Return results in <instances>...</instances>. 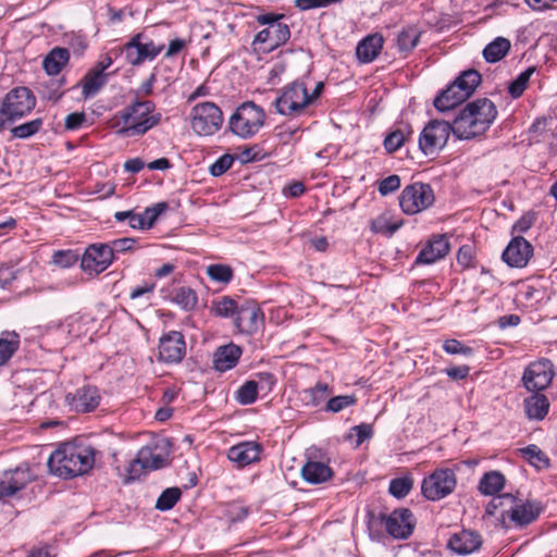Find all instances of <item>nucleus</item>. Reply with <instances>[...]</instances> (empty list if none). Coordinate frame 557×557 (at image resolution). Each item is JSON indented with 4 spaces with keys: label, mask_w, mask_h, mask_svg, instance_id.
<instances>
[{
    "label": "nucleus",
    "mask_w": 557,
    "mask_h": 557,
    "mask_svg": "<svg viewBox=\"0 0 557 557\" xmlns=\"http://www.w3.org/2000/svg\"><path fill=\"white\" fill-rule=\"evenodd\" d=\"M261 446L255 442H242L232 446L227 451V458L238 468H244L260 459Z\"/></svg>",
    "instance_id": "nucleus-23"
},
{
    "label": "nucleus",
    "mask_w": 557,
    "mask_h": 557,
    "mask_svg": "<svg viewBox=\"0 0 557 557\" xmlns=\"http://www.w3.org/2000/svg\"><path fill=\"white\" fill-rule=\"evenodd\" d=\"M163 45H156L145 34L134 35L121 49L127 63L138 66L145 61H152L163 50Z\"/></svg>",
    "instance_id": "nucleus-11"
},
{
    "label": "nucleus",
    "mask_w": 557,
    "mask_h": 557,
    "mask_svg": "<svg viewBox=\"0 0 557 557\" xmlns=\"http://www.w3.org/2000/svg\"><path fill=\"white\" fill-rule=\"evenodd\" d=\"M154 109L152 101L136 98L115 116L117 134L125 137L146 134L161 121V113H154Z\"/></svg>",
    "instance_id": "nucleus-4"
},
{
    "label": "nucleus",
    "mask_w": 557,
    "mask_h": 557,
    "mask_svg": "<svg viewBox=\"0 0 557 557\" xmlns=\"http://www.w3.org/2000/svg\"><path fill=\"white\" fill-rule=\"evenodd\" d=\"M108 74L90 70L83 79V95L85 98L96 95L107 84Z\"/></svg>",
    "instance_id": "nucleus-36"
},
{
    "label": "nucleus",
    "mask_w": 557,
    "mask_h": 557,
    "mask_svg": "<svg viewBox=\"0 0 557 557\" xmlns=\"http://www.w3.org/2000/svg\"><path fill=\"white\" fill-rule=\"evenodd\" d=\"M454 134V123L445 121H431L419 136V148L425 156H433L442 150Z\"/></svg>",
    "instance_id": "nucleus-10"
},
{
    "label": "nucleus",
    "mask_w": 557,
    "mask_h": 557,
    "mask_svg": "<svg viewBox=\"0 0 557 557\" xmlns=\"http://www.w3.org/2000/svg\"><path fill=\"white\" fill-rule=\"evenodd\" d=\"M523 457L533 466L541 467L547 465V458L543 451L535 445H529L522 450Z\"/></svg>",
    "instance_id": "nucleus-48"
},
{
    "label": "nucleus",
    "mask_w": 557,
    "mask_h": 557,
    "mask_svg": "<svg viewBox=\"0 0 557 557\" xmlns=\"http://www.w3.org/2000/svg\"><path fill=\"white\" fill-rule=\"evenodd\" d=\"M94 463V449L81 443H63L50 455L47 462L51 473L65 479L88 472Z\"/></svg>",
    "instance_id": "nucleus-1"
},
{
    "label": "nucleus",
    "mask_w": 557,
    "mask_h": 557,
    "mask_svg": "<svg viewBox=\"0 0 557 557\" xmlns=\"http://www.w3.org/2000/svg\"><path fill=\"white\" fill-rule=\"evenodd\" d=\"M383 41V37L380 34L367 36L357 46L356 53L358 59L363 63L372 62L379 55Z\"/></svg>",
    "instance_id": "nucleus-30"
},
{
    "label": "nucleus",
    "mask_w": 557,
    "mask_h": 557,
    "mask_svg": "<svg viewBox=\"0 0 557 557\" xmlns=\"http://www.w3.org/2000/svg\"><path fill=\"white\" fill-rule=\"evenodd\" d=\"M412 487V481L409 478H398L391 481L389 493L397 497H405Z\"/></svg>",
    "instance_id": "nucleus-46"
},
{
    "label": "nucleus",
    "mask_w": 557,
    "mask_h": 557,
    "mask_svg": "<svg viewBox=\"0 0 557 557\" xmlns=\"http://www.w3.org/2000/svg\"><path fill=\"white\" fill-rule=\"evenodd\" d=\"M182 492L178 487H169L164 490L156 503V508L161 511L172 509L180 500Z\"/></svg>",
    "instance_id": "nucleus-42"
},
{
    "label": "nucleus",
    "mask_w": 557,
    "mask_h": 557,
    "mask_svg": "<svg viewBox=\"0 0 557 557\" xmlns=\"http://www.w3.org/2000/svg\"><path fill=\"white\" fill-rule=\"evenodd\" d=\"M145 166V163L139 158L129 159L124 163V169L131 173H138Z\"/></svg>",
    "instance_id": "nucleus-64"
},
{
    "label": "nucleus",
    "mask_w": 557,
    "mask_h": 557,
    "mask_svg": "<svg viewBox=\"0 0 557 557\" xmlns=\"http://www.w3.org/2000/svg\"><path fill=\"white\" fill-rule=\"evenodd\" d=\"M535 213L533 211H528L524 213L520 220H518L513 226L512 231L516 233H524L527 232L535 222Z\"/></svg>",
    "instance_id": "nucleus-57"
},
{
    "label": "nucleus",
    "mask_w": 557,
    "mask_h": 557,
    "mask_svg": "<svg viewBox=\"0 0 557 557\" xmlns=\"http://www.w3.org/2000/svg\"><path fill=\"white\" fill-rule=\"evenodd\" d=\"M510 40L505 37H497L483 50L484 59L490 63L500 61L510 50Z\"/></svg>",
    "instance_id": "nucleus-34"
},
{
    "label": "nucleus",
    "mask_w": 557,
    "mask_h": 557,
    "mask_svg": "<svg viewBox=\"0 0 557 557\" xmlns=\"http://www.w3.org/2000/svg\"><path fill=\"white\" fill-rule=\"evenodd\" d=\"M18 270H14L12 265L1 264L0 265V287L7 288L18 274Z\"/></svg>",
    "instance_id": "nucleus-56"
},
{
    "label": "nucleus",
    "mask_w": 557,
    "mask_h": 557,
    "mask_svg": "<svg viewBox=\"0 0 557 557\" xmlns=\"http://www.w3.org/2000/svg\"><path fill=\"white\" fill-rule=\"evenodd\" d=\"M421 32L416 26H407L397 36L398 49L403 52L411 51L419 42Z\"/></svg>",
    "instance_id": "nucleus-39"
},
{
    "label": "nucleus",
    "mask_w": 557,
    "mask_h": 557,
    "mask_svg": "<svg viewBox=\"0 0 557 557\" xmlns=\"http://www.w3.org/2000/svg\"><path fill=\"white\" fill-rule=\"evenodd\" d=\"M399 187H400V177L398 175L394 174V175H389V176L383 178L379 183L377 189L383 196H385L389 193L397 190Z\"/></svg>",
    "instance_id": "nucleus-55"
},
{
    "label": "nucleus",
    "mask_w": 557,
    "mask_h": 557,
    "mask_svg": "<svg viewBox=\"0 0 557 557\" xmlns=\"http://www.w3.org/2000/svg\"><path fill=\"white\" fill-rule=\"evenodd\" d=\"M505 485V476L498 471L485 473L480 480L479 491L484 495H495Z\"/></svg>",
    "instance_id": "nucleus-35"
},
{
    "label": "nucleus",
    "mask_w": 557,
    "mask_h": 557,
    "mask_svg": "<svg viewBox=\"0 0 557 557\" xmlns=\"http://www.w3.org/2000/svg\"><path fill=\"white\" fill-rule=\"evenodd\" d=\"M234 156L230 153H225L221 156L219 159H216L211 165H210V173L213 176H220L224 174L234 163Z\"/></svg>",
    "instance_id": "nucleus-51"
},
{
    "label": "nucleus",
    "mask_w": 557,
    "mask_h": 557,
    "mask_svg": "<svg viewBox=\"0 0 557 557\" xmlns=\"http://www.w3.org/2000/svg\"><path fill=\"white\" fill-rule=\"evenodd\" d=\"M113 261V252L108 244H92L86 250L82 258V268L85 271L100 273L104 271Z\"/></svg>",
    "instance_id": "nucleus-19"
},
{
    "label": "nucleus",
    "mask_w": 557,
    "mask_h": 557,
    "mask_svg": "<svg viewBox=\"0 0 557 557\" xmlns=\"http://www.w3.org/2000/svg\"><path fill=\"white\" fill-rule=\"evenodd\" d=\"M255 383L258 384L259 389L269 392L275 384V379L271 373H260L258 374V380H255Z\"/></svg>",
    "instance_id": "nucleus-61"
},
{
    "label": "nucleus",
    "mask_w": 557,
    "mask_h": 557,
    "mask_svg": "<svg viewBox=\"0 0 557 557\" xmlns=\"http://www.w3.org/2000/svg\"><path fill=\"white\" fill-rule=\"evenodd\" d=\"M36 106V98L27 87H16L0 100V129L29 113Z\"/></svg>",
    "instance_id": "nucleus-7"
},
{
    "label": "nucleus",
    "mask_w": 557,
    "mask_h": 557,
    "mask_svg": "<svg viewBox=\"0 0 557 557\" xmlns=\"http://www.w3.org/2000/svg\"><path fill=\"white\" fill-rule=\"evenodd\" d=\"M69 51L65 48H53L44 59L42 65L49 75H57L69 61Z\"/></svg>",
    "instance_id": "nucleus-33"
},
{
    "label": "nucleus",
    "mask_w": 557,
    "mask_h": 557,
    "mask_svg": "<svg viewBox=\"0 0 557 557\" xmlns=\"http://www.w3.org/2000/svg\"><path fill=\"white\" fill-rule=\"evenodd\" d=\"M457 479L450 469H437L422 481L423 496L429 500H440L451 494L456 487Z\"/></svg>",
    "instance_id": "nucleus-12"
},
{
    "label": "nucleus",
    "mask_w": 557,
    "mask_h": 557,
    "mask_svg": "<svg viewBox=\"0 0 557 557\" xmlns=\"http://www.w3.org/2000/svg\"><path fill=\"white\" fill-rule=\"evenodd\" d=\"M481 82V75L475 70L462 72L435 99L434 107L438 111H448L467 100Z\"/></svg>",
    "instance_id": "nucleus-5"
},
{
    "label": "nucleus",
    "mask_w": 557,
    "mask_h": 557,
    "mask_svg": "<svg viewBox=\"0 0 557 557\" xmlns=\"http://www.w3.org/2000/svg\"><path fill=\"white\" fill-rule=\"evenodd\" d=\"M497 116V109L487 98L470 101L454 120V135L459 139H471L485 133Z\"/></svg>",
    "instance_id": "nucleus-3"
},
{
    "label": "nucleus",
    "mask_w": 557,
    "mask_h": 557,
    "mask_svg": "<svg viewBox=\"0 0 557 557\" xmlns=\"http://www.w3.org/2000/svg\"><path fill=\"white\" fill-rule=\"evenodd\" d=\"M165 458L154 453L149 447H143L138 453L136 459L129 466V476L132 479L138 478L140 471H152L164 467Z\"/></svg>",
    "instance_id": "nucleus-22"
},
{
    "label": "nucleus",
    "mask_w": 557,
    "mask_h": 557,
    "mask_svg": "<svg viewBox=\"0 0 557 557\" xmlns=\"http://www.w3.org/2000/svg\"><path fill=\"white\" fill-rule=\"evenodd\" d=\"M156 79V74L151 73L150 76L145 82H143L139 88L135 91L136 98L139 99V97L150 96L153 91Z\"/></svg>",
    "instance_id": "nucleus-60"
},
{
    "label": "nucleus",
    "mask_w": 557,
    "mask_h": 557,
    "mask_svg": "<svg viewBox=\"0 0 557 557\" xmlns=\"http://www.w3.org/2000/svg\"><path fill=\"white\" fill-rule=\"evenodd\" d=\"M549 403L545 395L534 392L524 400V410L530 419L542 420L547 414Z\"/></svg>",
    "instance_id": "nucleus-32"
},
{
    "label": "nucleus",
    "mask_w": 557,
    "mask_h": 557,
    "mask_svg": "<svg viewBox=\"0 0 557 557\" xmlns=\"http://www.w3.org/2000/svg\"><path fill=\"white\" fill-rule=\"evenodd\" d=\"M499 511L500 522L508 528L509 524L515 528H524L534 522L542 507L537 502L524 500L510 493H505L494 497L485 508L488 516H495Z\"/></svg>",
    "instance_id": "nucleus-2"
},
{
    "label": "nucleus",
    "mask_w": 557,
    "mask_h": 557,
    "mask_svg": "<svg viewBox=\"0 0 557 557\" xmlns=\"http://www.w3.org/2000/svg\"><path fill=\"white\" fill-rule=\"evenodd\" d=\"M554 376L553 364L549 360L532 362L523 373V384L530 392L545 389Z\"/></svg>",
    "instance_id": "nucleus-14"
},
{
    "label": "nucleus",
    "mask_w": 557,
    "mask_h": 557,
    "mask_svg": "<svg viewBox=\"0 0 557 557\" xmlns=\"http://www.w3.org/2000/svg\"><path fill=\"white\" fill-rule=\"evenodd\" d=\"M265 114L262 108L253 102H245L231 115L228 127L240 138L255 136L264 124Z\"/></svg>",
    "instance_id": "nucleus-6"
},
{
    "label": "nucleus",
    "mask_w": 557,
    "mask_h": 557,
    "mask_svg": "<svg viewBox=\"0 0 557 557\" xmlns=\"http://www.w3.org/2000/svg\"><path fill=\"white\" fill-rule=\"evenodd\" d=\"M435 195L429 184L416 182L406 186L399 197L401 209H428L434 205Z\"/></svg>",
    "instance_id": "nucleus-13"
},
{
    "label": "nucleus",
    "mask_w": 557,
    "mask_h": 557,
    "mask_svg": "<svg viewBox=\"0 0 557 557\" xmlns=\"http://www.w3.org/2000/svg\"><path fill=\"white\" fill-rule=\"evenodd\" d=\"M207 274L215 282L228 283L232 280L233 271L228 265L212 264L208 267Z\"/></svg>",
    "instance_id": "nucleus-45"
},
{
    "label": "nucleus",
    "mask_w": 557,
    "mask_h": 557,
    "mask_svg": "<svg viewBox=\"0 0 557 557\" xmlns=\"http://www.w3.org/2000/svg\"><path fill=\"white\" fill-rule=\"evenodd\" d=\"M190 127L199 136H211L223 124L222 110L211 101L195 104L190 110Z\"/></svg>",
    "instance_id": "nucleus-8"
},
{
    "label": "nucleus",
    "mask_w": 557,
    "mask_h": 557,
    "mask_svg": "<svg viewBox=\"0 0 557 557\" xmlns=\"http://www.w3.org/2000/svg\"><path fill=\"white\" fill-rule=\"evenodd\" d=\"M171 301L183 310L190 311L197 307L198 297L194 289L183 286L174 290Z\"/></svg>",
    "instance_id": "nucleus-37"
},
{
    "label": "nucleus",
    "mask_w": 557,
    "mask_h": 557,
    "mask_svg": "<svg viewBox=\"0 0 557 557\" xmlns=\"http://www.w3.org/2000/svg\"><path fill=\"white\" fill-rule=\"evenodd\" d=\"M404 220L385 211L371 222V231L386 237H392L401 226Z\"/></svg>",
    "instance_id": "nucleus-31"
},
{
    "label": "nucleus",
    "mask_w": 557,
    "mask_h": 557,
    "mask_svg": "<svg viewBox=\"0 0 557 557\" xmlns=\"http://www.w3.org/2000/svg\"><path fill=\"white\" fill-rule=\"evenodd\" d=\"M85 120L86 115L84 112H73L65 117V127L71 131L77 129Z\"/></svg>",
    "instance_id": "nucleus-59"
},
{
    "label": "nucleus",
    "mask_w": 557,
    "mask_h": 557,
    "mask_svg": "<svg viewBox=\"0 0 557 557\" xmlns=\"http://www.w3.org/2000/svg\"><path fill=\"white\" fill-rule=\"evenodd\" d=\"M356 401L357 398L354 395L335 396L327 401L326 408L332 412H339L343 409L355 405Z\"/></svg>",
    "instance_id": "nucleus-49"
},
{
    "label": "nucleus",
    "mask_w": 557,
    "mask_h": 557,
    "mask_svg": "<svg viewBox=\"0 0 557 557\" xmlns=\"http://www.w3.org/2000/svg\"><path fill=\"white\" fill-rule=\"evenodd\" d=\"M77 261V255L72 250H58L52 256V262L62 268H69Z\"/></svg>",
    "instance_id": "nucleus-53"
},
{
    "label": "nucleus",
    "mask_w": 557,
    "mask_h": 557,
    "mask_svg": "<svg viewBox=\"0 0 557 557\" xmlns=\"http://www.w3.org/2000/svg\"><path fill=\"white\" fill-rule=\"evenodd\" d=\"M309 104L310 98L307 87L298 81L285 86L274 101L276 112L290 117L302 114Z\"/></svg>",
    "instance_id": "nucleus-9"
},
{
    "label": "nucleus",
    "mask_w": 557,
    "mask_h": 557,
    "mask_svg": "<svg viewBox=\"0 0 557 557\" xmlns=\"http://www.w3.org/2000/svg\"><path fill=\"white\" fill-rule=\"evenodd\" d=\"M357 435L356 446L361 445L366 440L371 438L373 431L372 426L367 423H361L359 425H356L351 428L350 430Z\"/></svg>",
    "instance_id": "nucleus-58"
},
{
    "label": "nucleus",
    "mask_w": 557,
    "mask_h": 557,
    "mask_svg": "<svg viewBox=\"0 0 557 557\" xmlns=\"http://www.w3.org/2000/svg\"><path fill=\"white\" fill-rule=\"evenodd\" d=\"M535 72L534 66H530L523 72H521L515 81H512L508 86V92L513 98H519L523 91L525 90L528 83L532 76V74Z\"/></svg>",
    "instance_id": "nucleus-41"
},
{
    "label": "nucleus",
    "mask_w": 557,
    "mask_h": 557,
    "mask_svg": "<svg viewBox=\"0 0 557 557\" xmlns=\"http://www.w3.org/2000/svg\"><path fill=\"white\" fill-rule=\"evenodd\" d=\"M239 308L235 300L230 297H223L215 304L214 311L220 317H236V311Z\"/></svg>",
    "instance_id": "nucleus-47"
},
{
    "label": "nucleus",
    "mask_w": 557,
    "mask_h": 557,
    "mask_svg": "<svg viewBox=\"0 0 557 557\" xmlns=\"http://www.w3.org/2000/svg\"><path fill=\"white\" fill-rule=\"evenodd\" d=\"M32 481L28 468L17 467L0 473V498L11 497Z\"/></svg>",
    "instance_id": "nucleus-20"
},
{
    "label": "nucleus",
    "mask_w": 557,
    "mask_h": 557,
    "mask_svg": "<svg viewBox=\"0 0 557 557\" xmlns=\"http://www.w3.org/2000/svg\"><path fill=\"white\" fill-rule=\"evenodd\" d=\"M135 239L131 237L119 238L108 244L110 250L113 252V259L117 258L120 253H124L134 249Z\"/></svg>",
    "instance_id": "nucleus-52"
},
{
    "label": "nucleus",
    "mask_w": 557,
    "mask_h": 557,
    "mask_svg": "<svg viewBox=\"0 0 557 557\" xmlns=\"http://www.w3.org/2000/svg\"><path fill=\"white\" fill-rule=\"evenodd\" d=\"M258 391V384L255 383V380L247 381L236 392V400L240 405H251L257 399Z\"/></svg>",
    "instance_id": "nucleus-43"
},
{
    "label": "nucleus",
    "mask_w": 557,
    "mask_h": 557,
    "mask_svg": "<svg viewBox=\"0 0 557 557\" xmlns=\"http://www.w3.org/2000/svg\"><path fill=\"white\" fill-rule=\"evenodd\" d=\"M159 360L164 363H178L185 356L186 344L181 332L170 331L159 341Z\"/></svg>",
    "instance_id": "nucleus-16"
},
{
    "label": "nucleus",
    "mask_w": 557,
    "mask_h": 557,
    "mask_svg": "<svg viewBox=\"0 0 557 557\" xmlns=\"http://www.w3.org/2000/svg\"><path fill=\"white\" fill-rule=\"evenodd\" d=\"M481 536L474 531L463 530L453 535L448 542L451 550L459 555H468L480 548Z\"/></svg>",
    "instance_id": "nucleus-26"
},
{
    "label": "nucleus",
    "mask_w": 557,
    "mask_h": 557,
    "mask_svg": "<svg viewBox=\"0 0 557 557\" xmlns=\"http://www.w3.org/2000/svg\"><path fill=\"white\" fill-rule=\"evenodd\" d=\"M18 335L14 332L5 333V337L0 338V366L4 364L18 348Z\"/></svg>",
    "instance_id": "nucleus-40"
},
{
    "label": "nucleus",
    "mask_w": 557,
    "mask_h": 557,
    "mask_svg": "<svg viewBox=\"0 0 557 557\" xmlns=\"http://www.w3.org/2000/svg\"><path fill=\"white\" fill-rule=\"evenodd\" d=\"M443 349L449 354V355H465L470 356L473 352V349L471 347L463 346L459 341L457 339H447L443 344Z\"/></svg>",
    "instance_id": "nucleus-54"
},
{
    "label": "nucleus",
    "mask_w": 557,
    "mask_h": 557,
    "mask_svg": "<svg viewBox=\"0 0 557 557\" xmlns=\"http://www.w3.org/2000/svg\"><path fill=\"white\" fill-rule=\"evenodd\" d=\"M412 134V129L409 125H404L392 133H389L384 139V147L388 153L395 152L398 150L405 141Z\"/></svg>",
    "instance_id": "nucleus-38"
},
{
    "label": "nucleus",
    "mask_w": 557,
    "mask_h": 557,
    "mask_svg": "<svg viewBox=\"0 0 557 557\" xmlns=\"http://www.w3.org/2000/svg\"><path fill=\"white\" fill-rule=\"evenodd\" d=\"M66 400L77 412H89L100 403L99 391L95 386H84L74 394H67Z\"/></svg>",
    "instance_id": "nucleus-24"
},
{
    "label": "nucleus",
    "mask_w": 557,
    "mask_h": 557,
    "mask_svg": "<svg viewBox=\"0 0 557 557\" xmlns=\"http://www.w3.org/2000/svg\"><path fill=\"white\" fill-rule=\"evenodd\" d=\"M449 251V243L445 235L434 236L428 242L416 259L417 264H432L444 258Z\"/></svg>",
    "instance_id": "nucleus-25"
},
{
    "label": "nucleus",
    "mask_w": 557,
    "mask_h": 557,
    "mask_svg": "<svg viewBox=\"0 0 557 557\" xmlns=\"http://www.w3.org/2000/svg\"><path fill=\"white\" fill-rule=\"evenodd\" d=\"M469 372H470V367H468V366L453 367V368H447L445 370V373L451 380H463L469 375Z\"/></svg>",
    "instance_id": "nucleus-62"
},
{
    "label": "nucleus",
    "mask_w": 557,
    "mask_h": 557,
    "mask_svg": "<svg viewBox=\"0 0 557 557\" xmlns=\"http://www.w3.org/2000/svg\"><path fill=\"white\" fill-rule=\"evenodd\" d=\"M290 38V30L286 24L270 25L260 30L253 39L255 49L262 52H271L284 45Z\"/></svg>",
    "instance_id": "nucleus-15"
},
{
    "label": "nucleus",
    "mask_w": 557,
    "mask_h": 557,
    "mask_svg": "<svg viewBox=\"0 0 557 557\" xmlns=\"http://www.w3.org/2000/svg\"><path fill=\"white\" fill-rule=\"evenodd\" d=\"M305 191V187H304V184L300 183V182H295L288 186H286L284 189H283V193L285 196H288V197H298L300 196L302 193Z\"/></svg>",
    "instance_id": "nucleus-63"
},
{
    "label": "nucleus",
    "mask_w": 557,
    "mask_h": 557,
    "mask_svg": "<svg viewBox=\"0 0 557 557\" xmlns=\"http://www.w3.org/2000/svg\"><path fill=\"white\" fill-rule=\"evenodd\" d=\"M331 468L321 461L308 460L301 468L302 479L310 484H321L332 476Z\"/></svg>",
    "instance_id": "nucleus-29"
},
{
    "label": "nucleus",
    "mask_w": 557,
    "mask_h": 557,
    "mask_svg": "<svg viewBox=\"0 0 557 557\" xmlns=\"http://www.w3.org/2000/svg\"><path fill=\"white\" fill-rule=\"evenodd\" d=\"M329 386L325 383H318L314 387L305 391L306 399L312 405H319L326 397Z\"/></svg>",
    "instance_id": "nucleus-50"
},
{
    "label": "nucleus",
    "mask_w": 557,
    "mask_h": 557,
    "mask_svg": "<svg viewBox=\"0 0 557 557\" xmlns=\"http://www.w3.org/2000/svg\"><path fill=\"white\" fill-rule=\"evenodd\" d=\"M41 126L42 120L38 117L13 127L11 133L13 137L24 139L35 135L41 128Z\"/></svg>",
    "instance_id": "nucleus-44"
},
{
    "label": "nucleus",
    "mask_w": 557,
    "mask_h": 557,
    "mask_svg": "<svg viewBox=\"0 0 557 557\" xmlns=\"http://www.w3.org/2000/svg\"><path fill=\"white\" fill-rule=\"evenodd\" d=\"M533 249L531 244L521 236H516L503 252V260L512 268H523L528 264Z\"/></svg>",
    "instance_id": "nucleus-21"
},
{
    "label": "nucleus",
    "mask_w": 557,
    "mask_h": 557,
    "mask_svg": "<svg viewBox=\"0 0 557 557\" xmlns=\"http://www.w3.org/2000/svg\"><path fill=\"white\" fill-rule=\"evenodd\" d=\"M414 519L412 512L407 508L394 510L385 517L386 532L394 539L405 540L412 534Z\"/></svg>",
    "instance_id": "nucleus-17"
},
{
    "label": "nucleus",
    "mask_w": 557,
    "mask_h": 557,
    "mask_svg": "<svg viewBox=\"0 0 557 557\" xmlns=\"http://www.w3.org/2000/svg\"><path fill=\"white\" fill-rule=\"evenodd\" d=\"M163 211H145L135 213L134 211H116L115 219L119 222L128 221L132 228L148 230L151 228Z\"/></svg>",
    "instance_id": "nucleus-27"
},
{
    "label": "nucleus",
    "mask_w": 557,
    "mask_h": 557,
    "mask_svg": "<svg viewBox=\"0 0 557 557\" xmlns=\"http://www.w3.org/2000/svg\"><path fill=\"white\" fill-rule=\"evenodd\" d=\"M263 319V313L258 305L252 300H246L237 309L234 324L240 332L251 334L258 331Z\"/></svg>",
    "instance_id": "nucleus-18"
},
{
    "label": "nucleus",
    "mask_w": 557,
    "mask_h": 557,
    "mask_svg": "<svg viewBox=\"0 0 557 557\" xmlns=\"http://www.w3.org/2000/svg\"><path fill=\"white\" fill-rule=\"evenodd\" d=\"M242 355V348L235 344L221 346L213 356L214 369L224 372L234 368Z\"/></svg>",
    "instance_id": "nucleus-28"
}]
</instances>
